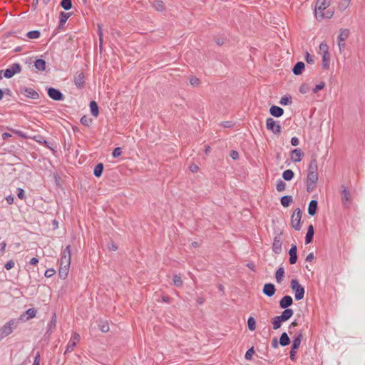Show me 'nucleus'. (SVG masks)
I'll list each match as a JSON object with an SVG mask.
<instances>
[{
  "label": "nucleus",
  "mask_w": 365,
  "mask_h": 365,
  "mask_svg": "<svg viewBox=\"0 0 365 365\" xmlns=\"http://www.w3.org/2000/svg\"><path fill=\"white\" fill-rule=\"evenodd\" d=\"M294 311L292 309L284 310L280 315L274 317L272 319V328L274 330L279 329L283 322L289 320L293 315Z\"/></svg>",
  "instance_id": "f257e3e1"
},
{
  "label": "nucleus",
  "mask_w": 365,
  "mask_h": 365,
  "mask_svg": "<svg viewBox=\"0 0 365 365\" xmlns=\"http://www.w3.org/2000/svg\"><path fill=\"white\" fill-rule=\"evenodd\" d=\"M19 320L12 319L7 322L3 327L0 328V341L11 334L17 327Z\"/></svg>",
  "instance_id": "f03ea898"
},
{
  "label": "nucleus",
  "mask_w": 365,
  "mask_h": 365,
  "mask_svg": "<svg viewBox=\"0 0 365 365\" xmlns=\"http://www.w3.org/2000/svg\"><path fill=\"white\" fill-rule=\"evenodd\" d=\"M290 288L294 292V298L297 301H299L304 298L305 289L304 287L299 284L297 279H293L291 280Z\"/></svg>",
  "instance_id": "7ed1b4c3"
},
{
  "label": "nucleus",
  "mask_w": 365,
  "mask_h": 365,
  "mask_svg": "<svg viewBox=\"0 0 365 365\" xmlns=\"http://www.w3.org/2000/svg\"><path fill=\"white\" fill-rule=\"evenodd\" d=\"M303 338L302 332L300 331L298 334H297L293 339L291 350L289 352V357L292 361L296 360V354L297 351L300 346L302 339Z\"/></svg>",
  "instance_id": "20e7f679"
},
{
  "label": "nucleus",
  "mask_w": 365,
  "mask_h": 365,
  "mask_svg": "<svg viewBox=\"0 0 365 365\" xmlns=\"http://www.w3.org/2000/svg\"><path fill=\"white\" fill-rule=\"evenodd\" d=\"M318 178V173H314L313 171L308 172L307 178V191L308 192H311L315 189Z\"/></svg>",
  "instance_id": "39448f33"
},
{
  "label": "nucleus",
  "mask_w": 365,
  "mask_h": 365,
  "mask_svg": "<svg viewBox=\"0 0 365 365\" xmlns=\"http://www.w3.org/2000/svg\"><path fill=\"white\" fill-rule=\"evenodd\" d=\"M302 214V212L300 208H297L291 217V225L293 228L298 231L301 229L300 222Z\"/></svg>",
  "instance_id": "423d86ee"
},
{
  "label": "nucleus",
  "mask_w": 365,
  "mask_h": 365,
  "mask_svg": "<svg viewBox=\"0 0 365 365\" xmlns=\"http://www.w3.org/2000/svg\"><path fill=\"white\" fill-rule=\"evenodd\" d=\"M21 71V66L19 63H13L9 68L4 70V76L6 78H11L15 74Z\"/></svg>",
  "instance_id": "0eeeda50"
},
{
  "label": "nucleus",
  "mask_w": 365,
  "mask_h": 365,
  "mask_svg": "<svg viewBox=\"0 0 365 365\" xmlns=\"http://www.w3.org/2000/svg\"><path fill=\"white\" fill-rule=\"evenodd\" d=\"M47 94L50 98L56 101H61L64 99V96L62 92L53 87L46 88Z\"/></svg>",
  "instance_id": "6e6552de"
},
{
  "label": "nucleus",
  "mask_w": 365,
  "mask_h": 365,
  "mask_svg": "<svg viewBox=\"0 0 365 365\" xmlns=\"http://www.w3.org/2000/svg\"><path fill=\"white\" fill-rule=\"evenodd\" d=\"M71 264V245H67L61 253L59 265L70 266Z\"/></svg>",
  "instance_id": "1a4fd4ad"
},
{
  "label": "nucleus",
  "mask_w": 365,
  "mask_h": 365,
  "mask_svg": "<svg viewBox=\"0 0 365 365\" xmlns=\"http://www.w3.org/2000/svg\"><path fill=\"white\" fill-rule=\"evenodd\" d=\"M266 128L274 134L281 133V126L272 118H268L266 120Z\"/></svg>",
  "instance_id": "9d476101"
},
{
  "label": "nucleus",
  "mask_w": 365,
  "mask_h": 365,
  "mask_svg": "<svg viewBox=\"0 0 365 365\" xmlns=\"http://www.w3.org/2000/svg\"><path fill=\"white\" fill-rule=\"evenodd\" d=\"M341 199L344 207H349L351 202V197L349 190L344 185L341 186Z\"/></svg>",
  "instance_id": "9b49d317"
},
{
  "label": "nucleus",
  "mask_w": 365,
  "mask_h": 365,
  "mask_svg": "<svg viewBox=\"0 0 365 365\" xmlns=\"http://www.w3.org/2000/svg\"><path fill=\"white\" fill-rule=\"evenodd\" d=\"M329 6V3L327 2V0H317L314 6V14L317 17L320 14H322L324 11H325L328 6Z\"/></svg>",
  "instance_id": "f8f14e48"
},
{
  "label": "nucleus",
  "mask_w": 365,
  "mask_h": 365,
  "mask_svg": "<svg viewBox=\"0 0 365 365\" xmlns=\"http://www.w3.org/2000/svg\"><path fill=\"white\" fill-rule=\"evenodd\" d=\"M36 313H37V310L36 309L30 308V309H27L26 312H24V313H22L20 315L19 318L16 319L19 320V321L26 322L31 319L34 318L36 315Z\"/></svg>",
  "instance_id": "ddd939ff"
},
{
  "label": "nucleus",
  "mask_w": 365,
  "mask_h": 365,
  "mask_svg": "<svg viewBox=\"0 0 365 365\" xmlns=\"http://www.w3.org/2000/svg\"><path fill=\"white\" fill-rule=\"evenodd\" d=\"M21 93L24 94L27 98L36 100L39 98V94L33 88L28 87H23L20 89Z\"/></svg>",
  "instance_id": "4468645a"
},
{
  "label": "nucleus",
  "mask_w": 365,
  "mask_h": 365,
  "mask_svg": "<svg viewBox=\"0 0 365 365\" xmlns=\"http://www.w3.org/2000/svg\"><path fill=\"white\" fill-rule=\"evenodd\" d=\"M73 82L75 86L78 88H83L85 85V74L83 72H77L73 78Z\"/></svg>",
  "instance_id": "2eb2a0df"
},
{
  "label": "nucleus",
  "mask_w": 365,
  "mask_h": 365,
  "mask_svg": "<svg viewBox=\"0 0 365 365\" xmlns=\"http://www.w3.org/2000/svg\"><path fill=\"white\" fill-rule=\"evenodd\" d=\"M293 304V299L289 295L284 296L279 302V305L281 309H288L289 307Z\"/></svg>",
  "instance_id": "dca6fc26"
},
{
  "label": "nucleus",
  "mask_w": 365,
  "mask_h": 365,
  "mask_svg": "<svg viewBox=\"0 0 365 365\" xmlns=\"http://www.w3.org/2000/svg\"><path fill=\"white\" fill-rule=\"evenodd\" d=\"M73 14L72 12H65L61 11L59 14V24L57 27L58 30L63 29L64 28V25L66 23L67 20L69 17Z\"/></svg>",
  "instance_id": "f3484780"
},
{
  "label": "nucleus",
  "mask_w": 365,
  "mask_h": 365,
  "mask_svg": "<svg viewBox=\"0 0 365 365\" xmlns=\"http://www.w3.org/2000/svg\"><path fill=\"white\" fill-rule=\"evenodd\" d=\"M276 292V288L274 284L272 283H266L264 284L262 293L267 297H271L274 295Z\"/></svg>",
  "instance_id": "a211bd4d"
},
{
  "label": "nucleus",
  "mask_w": 365,
  "mask_h": 365,
  "mask_svg": "<svg viewBox=\"0 0 365 365\" xmlns=\"http://www.w3.org/2000/svg\"><path fill=\"white\" fill-rule=\"evenodd\" d=\"M281 235H278L275 236L274 238V242L272 244V251L275 254H279L282 252V241H281Z\"/></svg>",
  "instance_id": "6ab92c4d"
},
{
  "label": "nucleus",
  "mask_w": 365,
  "mask_h": 365,
  "mask_svg": "<svg viewBox=\"0 0 365 365\" xmlns=\"http://www.w3.org/2000/svg\"><path fill=\"white\" fill-rule=\"evenodd\" d=\"M34 139L35 140V141H36L39 144L44 145L45 147H46L47 148H49L50 150H51L53 152L55 151L53 148V143L47 141L45 137H43L42 135H37V136H34Z\"/></svg>",
  "instance_id": "aec40b11"
},
{
  "label": "nucleus",
  "mask_w": 365,
  "mask_h": 365,
  "mask_svg": "<svg viewBox=\"0 0 365 365\" xmlns=\"http://www.w3.org/2000/svg\"><path fill=\"white\" fill-rule=\"evenodd\" d=\"M289 262L291 264H294L297 262V247L296 245H292L291 248L289 250Z\"/></svg>",
  "instance_id": "412c9836"
},
{
  "label": "nucleus",
  "mask_w": 365,
  "mask_h": 365,
  "mask_svg": "<svg viewBox=\"0 0 365 365\" xmlns=\"http://www.w3.org/2000/svg\"><path fill=\"white\" fill-rule=\"evenodd\" d=\"M304 153L299 148L294 149L291 151V160L294 163H298L302 160V158Z\"/></svg>",
  "instance_id": "4be33fe9"
},
{
  "label": "nucleus",
  "mask_w": 365,
  "mask_h": 365,
  "mask_svg": "<svg viewBox=\"0 0 365 365\" xmlns=\"http://www.w3.org/2000/svg\"><path fill=\"white\" fill-rule=\"evenodd\" d=\"M269 113L275 118H279L284 114V109L277 106H272L269 108Z\"/></svg>",
  "instance_id": "5701e85b"
},
{
  "label": "nucleus",
  "mask_w": 365,
  "mask_h": 365,
  "mask_svg": "<svg viewBox=\"0 0 365 365\" xmlns=\"http://www.w3.org/2000/svg\"><path fill=\"white\" fill-rule=\"evenodd\" d=\"M304 63L302 61H298L294 64L292 68V72L294 75L299 76L302 73L303 71L304 70Z\"/></svg>",
  "instance_id": "b1692460"
},
{
  "label": "nucleus",
  "mask_w": 365,
  "mask_h": 365,
  "mask_svg": "<svg viewBox=\"0 0 365 365\" xmlns=\"http://www.w3.org/2000/svg\"><path fill=\"white\" fill-rule=\"evenodd\" d=\"M318 209V202L316 200H312L309 202L308 207V213L311 216H314L316 215Z\"/></svg>",
  "instance_id": "393cba45"
},
{
  "label": "nucleus",
  "mask_w": 365,
  "mask_h": 365,
  "mask_svg": "<svg viewBox=\"0 0 365 365\" xmlns=\"http://www.w3.org/2000/svg\"><path fill=\"white\" fill-rule=\"evenodd\" d=\"M314 235V229L312 225H309L307 228V232L305 236V243L309 244L312 242Z\"/></svg>",
  "instance_id": "a878e982"
},
{
  "label": "nucleus",
  "mask_w": 365,
  "mask_h": 365,
  "mask_svg": "<svg viewBox=\"0 0 365 365\" xmlns=\"http://www.w3.org/2000/svg\"><path fill=\"white\" fill-rule=\"evenodd\" d=\"M291 341L286 332H283L279 337V343L282 346H286L290 344Z\"/></svg>",
  "instance_id": "bb28decb"
},
{
  "label": "nucleus",
  "mask_w": 365,
  "mask_h": 365,
  "mask_svg": "<svg viewBox=\"0 0 365 365\" xmlns=\"http://www.w3.org/2000/svg\"><path fill=\"white\" fill-rule=\"evenodd\" d=\"M281 204L284 207H288L293 202L292 195H284L280 198Z\"/></svg>",
  "instance_id": "cd10ccee"
},
{
  "label": "nucleus",
  "mask_w": 365,
  "mask_h": 365,
  "mask_svg": "<svg viewBox=\"0 0 365 365\" xmlns=\"http://www.w3.org/2000/svg\"><path fill=\"white\" fill-rule=\"evenodd\" d=\"M46 63L43 59H36L34 61L35 68L39 71H44L46 70Z\"/></svg>",
  "instance_id": "c85d7f7f"
},
{
  "label": "nucleus",
  "mask_w": 365,
  "mask_h": 365,
  "mask_svg": "<svg viewBox=\"0 0 365 365\" xmlns=\"http://www.w3.org/2000/svg\"><path fill=\"white\" fill-rule=\"evenodd\" d=\"M70 266L59 265L58 276L61 279H65L68 274Z\"/></svg>",
  "instance_id": "c756f323"
},
{
  "label": "nucleus",
  "mask_w": 365,
  "mask_h": 365,
  "mask_svg": "<svg viewBox=\"0 0 365 365\" xmlns=\"http://www.w3.org/2000/svg\"><path fill=\"white\" fill-rule=\"evenodd\" d=\"M90 110L91 114L97 117L99 115V108L97 103L95 101H91L90 102Z\"/></svg>",
  "instance_id": "7c9ffc66"
},
{
  "label": "nucleus",
  "mask_w": 365,
  "mask_h": 365,
  "mask_svg": "<svg viewBox=\"0 0 365 365\" xmlns=\"http://www.w3.org/2000/svg\"><path fill=\"white\" fill-rule=\"evenodd\" d=\"M103 168H104V165L102 163H98L94 168L93 175L96 178H100L102 175Z\"/></svg>",
  "instance_id": "2f4dec72"
},
{
  "label": "nucleus",
  "mask_w": 365,
  "mask_h": 365,
  "mask_svg": "<svg viewBox=\"0 0 365 365\" xmlns=\"http://www.w3.org/2000/svg\"><path fill=\"white\" fill-rule=\"evenodd\" d=\"M317 170H318L317 160L316 158H312L310 161L309 168H308V172L313 171L314 173H318Z\"/></svg>",
  "instance_id": "473e14b6"
},
{
  "label": "nucleus",
  "mask_w": 365,
  "mask_h": 365,
  "mask_svg": "<svg viewBox=\"0 0 365 365\" xmlns=\"http://www.w3.org/2000/svg\"><path fill=\"white\" fill-rule=\"evenodd\" d=\"M284 277V269L279 267L275 272V279L277 283H281Z\"/></svg>",
  "instance_id": "72a5a7b5"
},
{
  "label": "nucleus",
  "mask_w": 365,
  "mask_h": 365,
  "mask_svg": "<svg viewBox=\"0 0 365 365\" xmlns=\"http://www.w3.org/2000/svg\"><path fill=\"white\" fill-rule=\"evenodd\" d=\"M334 11L331 10H327L326 11H323L322 14H320L319 16H317L316 18L319 20H322L324 19H330L333 16Z\"/></svg>",
  "instance_id": "f704fd0d"
},
{
  "label": "nucleus",
  "mask_w": 365,
  "mask_h": 365,
  "mask_svg": "<svg viewBox=\"0 0 365 365\" xmlns=\"http://www.w3.org/2000/svg\"><path fill=\"white\" fill-rule=\"evenodd\" d=\"M60 6L65 11L71 9L73 7L72 0H61L60 2Z\"/></svg>",
  "instance_id": "c9c22d12"
},
{
  "label": "nucleus",
  "mask_w": 365,
  "mask_h": 365,
  "mask_svg": "<svg viewBox=\"0 0 365 365\" xmlns=\"http://www.w3.org/2000/svg\"><path fill=\"white\" fill-rule=\"evenodd\" d=\"M329 62H330V54L324 53L322 55V66L324 69H328L329 68Z\"/></svg>",
  "instance_id": "e433bc0d"
},
{
  "label": "nucleus",
  "mask_w": 365,
  "mask_h": 365,
  "mask_svg": "<svg viewBox=\"0 0 365 365\" xmlns=\"http://www.w3.org/2000/svg\"><path fill=\"white\" fill-rule=\"evenodd\" d=\"M294 176V173L290 169L284 170L282 173V178L286 181H290L291 180L293 179Z\"/></svg>",
  "instance_id": "4c0bfd02"
},
{
  "label": "nucleus",
  "mask_w": 365,
  "mask_h": 365,
  "mask_svg": "<svg viewBox=\"0 0 365 365\" xmlns=\"http://www.w3.org/2000/svg\"><path fill=\"white\" fill-rule=\"evenodd\" d=\"M349 36V30L347 29H342L340 31V34L338 36L339 41H344Z\"/></svg>",
  "instance_id": "58836bf2"
},
{
  "label": "nucleus",
  "mask_w": 365,
  "mask_h": 365,
  "mask_svg": "<svg viewBox=\"0 0 365 365\" xmlns=\"http://www.w3.org/2000/svg\"><path fill=\"white\" fill-rule=\"evenodd\" d=\"M153 6L157 10L162 11L165 9V4L163 1L160 0H155L153 2Z\"/></svg>",
  "instance_id": "ea45409f"
},
{
  "label": "nucleus",
  "mask_w": 365,
  "mask_h": 365,
  "mask_svg": "<svg viewBox=\"0 0 365 365\" xmlns=\"http://www.w3.org/2000/svg\"><path fill=\"white\" fill-rule=\"evenodd\" d=\"M292 97L289 95H285L282 96L279 101V103L282 106H287L292 104Z\"/></svg>",
  "instance_id": "a19ab883"
},
{
  "label": "nucleus",
  "mask_w": 365,
  "mask_h": 365,
  "mask_svg": "<svg viewBox=\"0 0 365 365\" xmlns=\"http://www.w3.org/2000/svg\"><path fill=\"white\" fill-rule=\"evenodd\" d=\"M98 327L102 332L106 333L109 331V325L106 321H99Z\"/></svg>",
  "instance_id": "79ce46f5"
},
{
  "label": "nucleus",
  "mask_w": 365,
  "mask_h": 365,
  "mask_svg": "<svg viewBox=\"0 0 365 365\" xmlns=\"http://www.w3.org/2000/svg\"><path fill=\"white\" fill-rule=\"evenodd\" d=\"M40 36L41 32L38 30L30 31L26 34V36L31 39L38 38Z\"/></svg>",
  "instance_id": "37998d69"
},
{
  "label": "nucleus",
  "mask_w": 365,
  "mask_h": 365,
  "mask_svg": "<svg viewBox=\"0 0 365 365\" xmlns=\"http://www.w3.org/2000/svg\"><path fill=\"white\" fill-rule=\"evenodd\" d=\"M173 283L177 287H181L183 284V281L180 275L175 274L173 276Z\"/></svg>",
  "instance_id": "c03bdc74"
},
{
  "label": "nucleus",
  "mask_w": 365,
  "mask_h": 365,
  "mask_svg": "<svg viewBox=\"0 0 365 365\" xmlns=\"http://www.w3.org/2000/svg\"><path fill=\"white\" fill-rule=\"evenodd\" d=\"M247 327L250 331H254L256 329V321L252 317H250L247 319Z\"/></svg>",
  "instance_id": "a18cd8bd"
},
{
  "label": "nucleus",
  "mask_w": 365,
  "mask_h": 365,
  "mask_svg": "<svg viewBox=\"0 0 365 365\" xmlns=\"http://www.w3.org/2000/svg\"><path fill=\"white\" fill-rule=\"evenodd\" d=\"M6 129L12 132L13 133L16 134L18 136H19L24 139H26L28 138V136L26 135V133H23L22 131H21L19 130H16L12 128H9V127H7Z\"/></svg>",
  "instance_id": "49530a36"
},
{
  "label": "nucleus",
  "mask_w": 365,
  "mask_h": 365,
  "mask_svg": "<svg viewBox=\"0 0 365 365\" xmlns=\"http://www.w3.org/2000/svg\"><path fill=\"white\" fill-rule=\"evenodd\" d=\"M319 51L324 55V53L329 54V46L327 43L322 42L319 45Z\"/></svg>",
  "instance_id": "de8ad7c7"
},
{
  "label": "nucleus",
  "mask_w": 365,
  "mask_h": 365,
  "mask_svg": "<svg viewBox=\"0 0 365 365\" xmlns=\"http://www.w3.org/2000/svg\"><path fill=\"white\" fill-rule=\"evenodd\" d=\"M286 184L282 180H278L277 182L276 189L278 192H282L285 190Z\"/></svg>",
  "instance_id": "09e8293b"
},
{
  "label": "nucleus",
  "mask_w": 365,
  "mask_h": 365,
  "mask_svg": "<svg viewBox=\"0 0 365 365\" xmlns=\"http://www.w3.org/2000/svg\"><path fill=\"white\" fill-rule=\"evenodd\" d=\"M80 121L82 125L88 127L90 126L92 122V119L86 115H83V117H81Z\"/></svg>",
  "instance_id": "8fccbe9b"
},
{
  "label": "nucleus",
  "mask_w": 365,
  "mask_h": 365,
  "mask_svg": "<svg viewBox=\"0 0 365 365\" xmlns=\"http://www.w3.org/2000/svg\"><path fill=\"white\" fill-rule=\"evenodd\" d=\"M254 353H255V349H254V347L252 346L246 351L245 358L247 360H251L252 359V356H253Z\"/></svg>",
  "instance_id": "3c124183"
},
{
  "label": "nucleus",
  "mask_w": 365,
  "mask_h": 365,
  "mask_svg": "<svg viewBox=\"0 0 365 365\" xmlns=\"http://www.w3.org/2000/svg\"><path fill=\"white\" fill-rule=\"evenodd\" d=\"M76 346V341H69L67 344L64 354H66L68 352L72 351Z\"/></svg>",
  "instance_id": "603ef678"
},
{
  "label": "nucleus",
  "mask_w": 365,
  "mask_h": 365,
  "mask_svg": "<svg viewBox=\"0 0 365 365\" xmlns=\"http://www.w3.org/2000/svg\"><path fill=\"white\" fill-rule=\"evenodd\" d=\"M56 314L54 313L53 314V317H52L50 322L48 324V327L49 328V329H53L56 327Z\"/></svg>",
  "instance_id": "864d4df0"
},
{
  "label": "nucleus",
  "mask_w": 365,
  "mask_h": 365,
  "mask_svg": "<svg viewBox=\"0 0 365 365\" xmlns=\"http://www.w3.org/2000/svg\"><path fill=\"white\" fill-rule=\"evenodd\" d=\"M325 87V83L321 81L319 84H317L313 88L312 91L314 93H317L319 91L322 90Z\"/></svg>",
  "instance_id": "5fc2aeb1"
},
{
  "label": "nucleus",
  "mask_w": 365,
  "mask_h": 365,
  "mask_svg": "<svg viewBox=\"0 0 365 365\" xmlns=\"http://www.w3.org/2000/svg\"><path fill=\"white\" fill-rule=\"evenodd\" d=\"M351 0H341V2L339 3V8L341 10L346 9L348 6L349 5Z\"/></svg>",
  "instance_id": "6e6d98bb"
},
{
  "label": "nucleus",
  "mask_w": 365,
  "mask_h": 365,
  "mask_svg": "<svg viewBox=\"0 0 365 365\" xmlns=\"http://www.w3.org/2000/svg\"><path fill=\"white\" fill-rule=\"evenodd\" d=\"M122 155V149L120 147L115 148L112 153V156L115 158L120 157Z\"/></svg>",
  "instance_id": "4d7b16f0"
},
{
  "label": "nucleus",
  "mask_w": 365,
  "mask_h": 365,
  "mask_svg": "<svg viewBox=\"0 0 365 365\" xmlns=\"http://www.w3.org/2000/svg\"><path fill=\"white\" fill-rule=\"evenodd\" d=\"M305 61L309 64H313L314 63V57L309 53V52H306L305 54Z\"/></svg>",
  "instance_id": "13d9d810"
},
{
  "label": "nucleus",
  "mask_w": 365,
  "mask_h": 365,
  "mask_svg": "<svg viewBox=\"0 0 365 365\" xmlns=\"http://www.w3.org/2000/svg\"><path fill=\"white\" fill-rule=\"evenodd\" d=\"M299 90L301 93L305 94L309 91V87L307 84L303 83L300 86Z\"/></svg>",
  "instance_id": "bf43d9fd"
},
{
  "label": "nucleus",
  "mask_w": 365,
  "mask_h": 365,
  "mask_svg": "<svg viewBox=\"0 0 365 365\" xmlns=\"http://www.w3.org/2000/svg\"><path fill=\"white\" fill-rule=\"evenodd\" d=\"M56 274V270L53 268L47 269L45 272V277L47 278L51 277Z\"/></svg>",
  "instance_id": "052dcab7"
},
{
  "label": "nucleus",
  "mask_w": 365,
  "mask_h": 365,
  "mask_svg": "<svg viewBox=\"0 0 365 365\" xmlns=\"http://www.w3.org/2000/svg\"><path fill=\"white\" fill-rule=\"evenodd\" d=\"M17 196L21 200L25 199L26 196L24 190L21 187L17 188Z\"/></svg>",
  "instance_id": "680f3d73"
},
{
  "label": "nucleus",
  "mask_w": 365,
  "mask_h": 365,
  "mask_svg": "<svg viewBox=\"0 0 365 365\" xmlns=\"http://www.w3.org/2000/svg\"><path fill=\"white\" fill-rule=\"evenodd\" d=\"M190 83L192 86H199L200 84V80L197 77H192L190 79Z\"/></svg>",
  "instance_id": "e2e57ef3"
},
{
  "label": "nucleus",
  "mask_w": 365,
  "mask_h": 365,
  "mask_svg": "<svg viewBox=\"0 0 365 365\" xmlns=\"http://www.w3.org/2000/svg\"><path fill=\"white\" fill-rule=\"evenodd\" d=\"M14 264H15V263H14V260L10 259V260L7 261V262L5 264L4 267L7 270H9L14 267Z\"/></svg>",
  "instance_id": "0e129e2a"
},
{
  "label": "nucleus",
  "mask_w": 365,
  "mask_h": 365,
  "mask_svg": "<svg viewBox=\"0 0 365 365\" xmlns=\"http://www.w3.org/2000/svg\"><path fill=\"white\" fill-rule=\"evenodd\" d=\"M98 34L99 36L100 46H101L103 42V32L101 25L98 24Z\"/></svg>",
  "instance_id": "69168bd1"
},
{
  "label": "nucleus",
  "mask_w": 365,
  "mask_h": 365,
  "mask_svg": "<svg viewBox=\"0 0 365 365\" xmlns=\"http://www.w3.org/2000/svg\"><path fill=\"white\" fill-rule=\"evenodd\" d=\"M230 155L233 160H237L239 158L238 152L234 150H231Z\"/></svg>",
  "instance_id": "338daca9"
},
{
  "label": "nucleus",
  "mask_w": 365,
  "mask_h": 365,
  "mask_svg": "<svg viewBox=\"0 0 365 365\" xmlns=\"http://www.w3.org/2000/svg\"><path fill=\"white\" fill-rule=\"evenodd\" d=\"M290 143H291L292 145L297 146L299 145V140L298 138L292 137L291 138Z\"/></svg>",
  "instance_id": "774afa93"
}]
</instances>
